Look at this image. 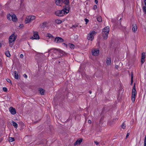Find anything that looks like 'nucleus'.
I'll use <instances>...</instances> for the list:
<instances>
[{
    "label": "nucleus",
    "instance_id": "nucleus-1",
    "mask_svg": "<svg viewBox=\"0 0 146 146\" xmlns=\"http://www.w3.org/2000/svg\"><path fill=\"white\" fill-rule=\"evenodd\" d=\"M110 31V27L107 26L104 28L102 30V35L103 38L106 40L108 38V34Z\"/></svg>",
    "mask_w": 146,
    "mask_h": 146
},
{
    "label": "nucleus",
    "instance_id": "nucleus-2",
    "mask_svg": "<svg viewBox=\"0 0 146 146\" xmlns=\"http://www.w3.org/2000/svg\"><path fill=\"white\" fill-rule=\"evenodd\" d=\"M16 36L15 35L14 33L9 36V46L11 47H12L13 45L16 38Z\"/></svg>",
    "mask_w": 146,
    "mask_h": 146
},
{
    "label": "nucleus",
    "instance_id": "nucleus-3",
    "mask_svg": "<svg viewBox=\"0 0 146 146\" xmlns=\"http://www.w3.org/2000/svg\"><path fill=\"white\" fill-rule=\"evenodd\" d=\"M135 83H134L132 91L131 100L133 103L135 101L136 96L137 93L135 89Z\"/></svg>",
    "mask_w": 146,
    "mask_h": 146
},
{
    "label": "nucleus",
    "instance_id": "nucleus-4",
    "mask_svg": "<svg viewBox=\"0 0 146 146\" xmlns=\"http://www.w3.org/2000/svg\"><path fill=\"white\" fill-rule=\"evenodd\" d=\"M97 34V32L94 31H90L88 35L87 38L91 41L93 40L94 38V36Z\"/></svg>",
    "mask_w": 146,
    "mask_h": 146
},
{
    "label": "nucleus",
    "instance_id": "nucleus-5",
    "mask_svg": "<svg viewBox=\"0 0 146 146\" xmlns=\"http://www.w3.org/2000/svg\"><path fill=\"white\" fill-rule=\"evenodd\" d=\"M63 9L62 10H63L64 12V15H66L70 11V5H66L63 6Z\"/></svg>",
    "mask_w": 146,
    "mask_h": 146
},
{
    "label": "nucleus",
    "instance_id": "nucleus-6",
    "mask_svg": "<svg viewBox=\"0 0 146 146\" xmlns=\"http://www.w3.org/2000/svg\"><path fill=\"white\" fill-rule=\"evenodd\" d=\"M39 38V36L38 34V32L36 31H34L33 36H32L31 38V39L32 40H38Z\"/></svg>",
    "mask_w": 146,
    "mask_h": 146
},
{
    "label": "nucleus",
    "instance_id": "nucleus-7",
    "mask_svg": "<svg viewBox=\"0 0 146 146\" xmlns=\"http://www.w3.org/2000/svg\"><path fill=\"white\" fill-rule=\"evenodd\" d=\"M56 15L59 17L62 16L64 15V12L63 10L61 11L59 10L56 11L55 13Z\"/></svg>",
    "mask_w": 146,
    "mask_h": 146
},
{
    "label": "nucleus",
    "instance_id": "nucleus-8",
    "mask_svg": "<svg viewBox=\"0 0 146 146\" xmlns=\"http://www.w3.org/2000/svg\"><path fill=\"white\" fill-rule=\"evenodd\" d=\"M92 55L95 56H98L99 54V50L97 48H94L92 51Z\"/></svg>",
    "mask_w": 146,
    "mask_h": 146
},
{
    "label": "nucleus",
    "instance_id": "nucleus-9",
    "mask_svg": "<svg viewBox=\"0 0 146 146\" xmlns=\"http://www.w3.org/2000/svg\"><path fill=\"white\" fill-rule=\"evenodd\" d=\"M64 40L61 38L59 37H56L55 38L54 41L56 43H59L64 42Z\"/></svg>",
    "mask_w": 146,
    "mask_h": 146
},
{
    "label": "nucleus",
    "instance_id": "nucleus-10",
    "mask_svg": "<svg viewBox=\"0 0 146 146\" xmlns=\"http://www.w3.org/2000/svg\"><path fill=\"white\" fill-rule=\"evenodd\" d=\"M17 18L16 15L13 13H11L7 15V18Z\"/></svg>",
    "mask_w": 146,
    "mask_h": 146
},
{
    "label": "nucleus",
    "instance_id": "nucleus-11",
    "mask_svg": "<svg viewBox=\"0 0 146 146\" xmlns=\"http://www.w3.org/2000/svg\"><path fill=\"white\" fill-rule=\"evenodd\" d=\"M9 110L11 113L13 115H15L16 113V110L15 108L12 107H11L9 109Z\"/></svg>",
    "mask_w": 146,
    "mask_h": 146
},
{
    "label": "nucleus",
    "instance_id": "nucleus-12",
    "mask_svg": "<svg viewBox=\"0 0 146 146\" xmlns=\"http://www.w3.org/2000/svg\"><path fill=\"white\" fill-rule=\"evenodd\" d=\"M82 139L80 138L77 140L74 144V146L80 145L82 142Z\"/></svg>",
    "mask_w": 146,
    "mask_h": 146
},
{
    "label": "nucleus",
    "instance_id": "nucleus-13",
    "mask_svg": "<svg viewBox=\"0 0 146 146\" xmlns=\"http://www.w3.org/2000/svg\"><path fill=\"white\" fill-rule=\"evenodd\" d=\"M61 1L62 3H63L66 5H69L70 3L69 0H61Z\"/></svg>",
    "mask_w": 146,
    "mask_h": 146
},
{
    "label": "nucleus",
    "instance_id": "nucleus-14",
    "mask_svg": "<svg viewBox=\"0 0 146 146\" xmlns=\"http://www.w3.org/2000/svg\"><path fill=\"white\" fill-rule=\"evenodd\" d=\"M137 29V27L136 24H134L133 25L132 30L134 32L136 31Z\"/></svg>",
    "mask_w": 146,
    "mask_h": 146
},
{
    "label": "nucleus",
    "instance_id": "nucleus-15",
    "mask_svg": "<svg viewBox=\"0 0 146 146\" xmlns=\"http://www.w3.org/2000/svg\"><path fill=\"white\" fill-rule=\"evenodd\" d=\"M55 50H57V51H58L60 52H61V51H62L60 49H56V48H52L50 50H48V52H49L51 50H53V51H54Z\"/></svg>",
    "mask_w": 146,
    "mask_h": 146
},
{
    "label": "nucleus",
    "instance_id": "nucleus-16",
    "mask_svg": "<svg viewBox=\"0 0 146 146\" xmlns=\"http://www.w3.org/2000/svg\"><path fill=\"white\" fill-rule=\"evenodd\" d=\"M55 3L57 5L61 6L60 3H62L61 0H55Z\"/></svg>",
    "mask_w": 146,
    "mask_h": 146
},
{
    "label": "nucleus",
    "instance_id": "nucleus-17",
    "mask_svg": "<svg viewBox=\"0 0 146 146\" xmlns=\"http://www.w3.org/2000/svg\"><path fill=\"white\" fill-rule=\"evenodd\" d=\"M63 21H62L59 19H56L55 20V22L58 24H60Z\"/></svg>",
    "mask_w": 146,
    "mask_h": 146
},
{
    "label": "nucleus",
    "instance_id": "nucleus-18",
    "mask_svg": "<svg viewBox=\"0 0 146 146\" xmlns=\"http://www.w3.org/2000/svg\"><path fill=\"white\" fill-rule=\"evenodd\" d=\"M14 74L15 75V78L17 79H18L19 77L18 73L16 71H15L14 72Z\"/></svg>",
    "mask_w": 146,
    "mask_h": 146
},
{
    "label": "nucleus",
    "instance_id": "nucleus-19",
    "mask_svg": "<svg viewBox=\"0 0 146 146\" xmlns=\"http://www.w3.org/2000/svg\"><path fill=\"white\" fill-rule=\"evenodd\" d=\"M111 58H108L107 59L106 63L108 65H110L111 64Z\"/></svg>",
    "mask_w": 146,
    "mask_h": 146
},
{
    "label": "nucleus",
    "instance_id": "nucleus-20",
    "mask_svg": "<svg viewBox=\"0 0 146 146\" xmlns=\"http://www.w3.org/2000/svg\"><path fill=\"white\" fill-rule=\"evenodd\" d=\"M12 125L15 127L16 128H17L18 127V125L17 123L16 122L13 121H12Z\"/></svg>",
    "mask_w": 146,
    "mask_h": 146
},
{
    "label": "nucleus",
    "instance_id": "nucleus-21",
    "mask_svg": "<svg viewBox=\"0 0 146 146\" xmlns=\"http://www.w3.org/2000/svg\"><path fill=\"white\" fill-rule=\"evenodd\" d=\"M68 46L71 49H73L75 48L74 45L72 44L69 43L68 44Z\"/></svg>",
    "mask_w": 146,
    "mask_h": 146
},
{
    "label": "nucleus",
    "instance_id": "nucleus-22",
    "mask_svg": "<svg viewBox=\"0 0 146 146\" xmlns=\"http://www.w3.org/2000/svg\"><path fill=\"white\" fill-rule=\"evenodd\" d=\"M39 91L41 95H43L44 94V90L42 88H39Z\"/></svg>",
    "mask_w": 146,
    "mask_h": 146
},
{
    "label": "nucleus",
    "instance_id": "nucleus-23",
    "mask_svg": "<svg viewBox=\"0 0 146 146\" xmlns=\"http://www.w3.org/2000/svg\"><path fill=\"white\" fill-rule=\"evenodd\" d=\"M131 84L132 85L133 82V72L131 73Z\"/></svg>",
    "mask_w": 146,
    "mask_h": 146
},
{
    "label": "nucleus",
    "instance_id": "nucleus-24",
    "mask_svg": "<svg viewBox=\"0 0 146 146\" xmlns=\"http://www.w3.org/2000/svg\"><path fill=\"white\" fill-rule=\"evenodd\" d=\"M5 55L8 57H10L11 56L9 52L8 51H7L5 52Z\"/></svg>",
    "mask_w": 146,
    "mask_h": 146
},
{
    "label": "nucleus",
    "instance_id": "nucleus-25",
    "mask_svg": "<svg viewBox=\"0 0 146 146\" xmlns=\"http://www.w3.org/2000/svg\"><path fill=\"white\" fill-rule=\"evenodd\" d=\"M36 18V17L34 15H29V16H27L25 18Z\"/></svg>",
    "mask_w": 146,
    "mask_h": 146
},
{
    "label": "nucleus",
    "instance_id": "nucleus-26",
    "mask_svg": "<svg viewBox=\"0 0 146 146\" xmlns=\"http://www.w3.org/2000/svg\"><path fill=\"white\" fill-rule=\"evenodd\" d=\"M32 20V19H26L25 21V23L26 24L29 23L31 22Z\"/></svg>",
    "mask_w": 146,
    "mask_h": 146
},
{
    "label": "nucleus",
    "instance_id": "nucleus-27",
    "mask_svg": "<svg viewBox=\"0 0 146 146\" xmlns=\"http://www.w3.org/2000/svg\"><path fill=\"white\" fill-rule=\"evenodd\" d=\"M145 53L144 52L142 53L141 54V59H144L145 58Z\"/></svg>",
    "mask_w": 146,
    "mask_h": 146
},
{
    "label": "nucleus",
    "instance_id": "nucleus-28",
    "mask_svg": "<svg viewBox=\"0 0 146 146\" xmlns=\"http://www.w3.org/2000/svg\"><path fill=\"white\" fill-rule=\"evenodd\" d=\"M143 10L144 13H146V6H143Z\"/></svg>",
    "mask_w": 146,
    "mask_h": 146
},
{
    "label": "nucleus",
    "instance_id": "nucleus-29",
    "mask_svg": "<svg viewBox=\"0 0 146 146\" xmlns=\"http://www.w3.org/2000/svg\"><path fill=\"white\" fill-rule=\"evenodd\" d=\"M46 36L49 37V38H53V36L51 34L49 33H48L47 34Z\"/></svg>",
    "mask_w": 146,
    "mask_h": 146
},
{
    "label": "nucleus",
    "instance_id": "nucleus-30",
    "mask_svg": "<svg viewBox=\"0 0 146 146\" xmlns=\"http://www.w3.org/2000/svg\"><path fill=\"white\" fill-rule=\"evenodd\" d=\"M9 139V142H13L14 141V138L12 137H10Z\"/></svg>",
    "mask_w": 146,
    "mask_h": 146
},
{
    "label": "nucleus",
    "instance_id": "nucleus-31",
    "mask_svg": "<svg viewBox=\"0 0 146 146\" xmlns=\"http://www.w3.org/2000/svg\"><path fill=\"white\" fill-rule=\"evenodd\" d=\"M121 127L123 129H125V128L126 126L124 124V123H123L121 125Z\"/></svg>",
    "mask_w": 146,
    "mask_h": 146
},
{
    "label": "nucleus",
    "instance_id": "nucleus-32",
    "mask_svg": "<svg viewBox=\"0 0 146 146\" xmlns=\"http://www.w3.org/2000/svg\"><path fill=\"white\" fill-rule=\"evenodd\" d=\"M18 19H9V20L11 21V20L14 22H16L17 21Z\"/></svg>",
    "mask_w": 146,
    "mask_h": 146
},
{
    "label": "nucleus",
    "instance_id": "nucleus-33",
    "mask_svg": "<svg viewBox=\"0 0 146 146\" xmlns=\"http://www.w3.org/2000/svg\"><path fill=\"white\" fill-rule=\"evenodd\" d=\"M144 146H146V134L144 140Z\"/></svg>",
    "mask_w": 146,
    "mask_h": 146
},
{
    "label": "nucleus",
    "instance_id": "nucleus-34",
    "mask_svg": "<svg viewBox=\"0 0 146 146\" xmlns=\"http://www.w3.org/2000/svg\"><path fill=\"white\" fill-rule=\"evenodd\" d=\"M3 91L4 92H7V88L5 87H3Z\"/></svg>",
    "mask_w": 146,
    "mask_h": 146
},
{
    "label": "nucleus",
    "instance_id": "nucleus-35",
    "mask_svg": "<svg viewBox=\"0 0 146 146\" xmlns=\"http://www.w3.org/2000/svg\"><path fill=\"white\" fill-rule=\"evenodd\" d=\"M97 8V6L96 5H94L93 7V9L94 10H95Z\"/></svg>",
    "mask_w": 146,
    "mask_h": 146
},
{
    "label": "nucleus",
    "instance_id": "nucleus-36",
    "mask_svg": "<svg viewBox=\"0 0 146 146\" xmlns=\"http://www.w3.org/2000/svg\"><path fill=\"white\" fill-rule=\"evenodd\" d=\"M145 62V59H141V62L142 64H143Z\"/></svg>",
    "mask_w": 146,
    "mask_h": 146
},
{
    "label": "nucleus",
    "instance_id": "nucleus-37",
    "mask_svg": "<svg viewBox=\"0 0 146 146\" xmlns=\"http://www.w3.org/2000/svg\"><path fill=\"white\" fill-rule=\"evenodd\" d=\"M85 21L86 22V24H87V23L89 22V20L88 19H85Z\"/></svg>",
    "mask_w": 146,
    "mask_h": 146
},
{
    "label": "nucleus",
    "instance_id": "nucleus-38",
    "mask_svg": "<svg viewBox=\"0 0 146 146\" xmlns=\"http://www.w3.org/2000/svg\"><path fill=\"white\" fill-rule=\"evenodd\" d=\"M47 23L46 22H44L43 23V26L44 27H46V24Z\"/></svg>",
    "mask_w": 146,
    "mask_h": 146
},
{
    "label": "nucleus",
    "instance_id": "nucleus-39",
    "mask_svg": "<svg viewBox=\"0 0 146 146\" xmlns=\"http://www.w3.org/2000/svg\"><path fill=\"white\" fill-rule=\"evenodd\" d=\"M6 80L8 82H9L10 83H11V81L9 79H8V78L7 79H6Z\"/></svg>",
    "mask_w": 146,
    "mask_h": 146
},
{
    "label": "nucleus",
    "instance_id": "nucleus-40",
    "mask_svg": "<svg viewBox=\"0 0 146 146\" xmlns=\"http://www.w3.org/2000/svg\"><path fill=\"white\" fill-rule=\"evenodd\" d=\"M97 20L99 22H101L102 21V19H97Z\"/></svg>",
    "mask_w": 146,
    "mask_h": 146
},
{
    "label": "nucleus",
    "instance_id": "nucleus-41",
    "mask_svg": "<svg viewBox=\"0 0 146 146\" xmlns=\"http://www.w3.org/2000/svg\"><path fill=\"white\" fill-rule=\"evenodd\" d=\"M23 76L25 77V78H27V75L26 74H23Z\"/></svg>",
    "mask_w": 146,
    "mask_h": 146
},
{
    "label": "nucleus",
    "instance_id": "nucleus-42",
    "mask_svg": "<svg viewBox=\"0 0 146 146\" xmlns=\"http://www.w3.org/2000/svg\"><path fill=\"white\" fill-rule=\"evenodd\" d=\"M94 143L96 145H98L99 144V143L97 141H95Z\"/></svg>",
    "mask_w": 146,
    "mask_h": 146
},
{
    "label": "nucleus",
    "instance_id": "nucleus-43",
    "mask_svg": "<svg viewBox=\"0 0 146 146\" xmlns=\"http://www.w3.org/2000/svg\"><path fill=\"white\" fill-rule=\"evenodd\" d=\"M23 54H21L20 55V57L22 58H23Z\"/></svg>",
    "mask_w": 146,
    "mask_h": 146
},
{
    "label": "nucleus",
    "instance_id": "nucleus-44",
    "mask_svg": "<svg viewBox=\"0 0 146 146\" xmlns=\"http://www.w3.org/2000/svg\"><path fill=\"white\" fill-rule=\"evenodd\" d=\"M95 2L96 4H97L98 3V0H95Z\"/></svg>",
    "mask_w": 146,
    "mask_h": 146
},
{
    "label": "nucleus",
    "instance_id": "nucleus-45",
    "mask_svg": "<svg viewBox=\"0 0 146 146\" xmlns=\"http://www.w3.org/2000/svg\"><path fill=\"white\" fill-rule=\"evenodd\" d=\"M88 123H91L92 122V121L91 120H89L88 121Z\"/></svg>",
    "mask_w": 146,
    "mask_h": 146
},
{
    "label": "nucleus",
    "instance_id": "nucleus-46",
    "mask_svg": "<svg viewBox=\"0 0 146 146\" xmlns=\"http://www.w3.org/2000/svg\"><path fill=\"white\" fill-rule=\"evenodd\" d=\"M77 26H77V25H72V27H74V28H75V27H77Z\"/></svg>",
    "mask_w": 146,
    "mask_h": 146
},
{
    "label": "nucleus",
    "instance_id": "nucleus-47",
    "mask_svg": "<svg viewBox=\"0 0 146 146\" xmlns=\"http://www.w3.org/2000/svg\"><path fill=\"white\" fill-rule=\"evenodd\" d=\"M23 26H23V25H20V26H19L21 28L23 27Z\"/></svg>",
    "mask_w": 146,
    "mask_h": 146
},
{
    "label": "nucleus",
    "instance_id": "nucleus-48",
    "mask_svg": "<svg viewBox=\"0 0 146 146\" xmlns=\"http://www.w3.org/2000/svg\"><path fill=\"white\" fill-rule=\"evenodd\" d=\"M129 133H127V135H126V137L127 138L129 136Z\"/></svg>",
    "mask_w": 146,
    "mask_h": 146
},
{
    "label": "nucleus",
    "instance_id": "nucleus-49",
    "mask_svg": "<svg viewBox=\"0 0 146 146\" xmlns=\"http://www.w3.org/2000/svg\"><path fill=\"white\" fill-rule=\"evenodd\" d=\"M144 2L145 3V6H146V0H144Z\"/></svg>",
    "mask_w": 146,
    "mask_h": 146
},
{
    "label": "nucleus",
    "instance_id": "nucleus-50",
    "mask_svg": "<svg viewBox=\"0 0 146 146\" xmlns=\"http://www.w3.org/2000/svg\"><path fill=\"white\" fill-rule=\"evenodd\" d=\"M115 68H116L118 69V66L117 65L115 66Z\"/></svg>",
    "mask_w": 146,
    "mask_h": 146
},
{
    "label": "nucleus",
    "instance_id": "nucleus-51",
    "mask_svg": "<svg viewBox=\"0 0 146 146\" xmlns=\"http://www.w3.org/2000/svg\"><path fill=\"white\" fill-rule=\"evenodd\" d=\"M24 0H21V3L22 4V3L23 2Z\"/></svg>",
    "mask_w": 146,
    "mask_h": 146
},
{
    "label": "nucleus",
    "instance_id": "nucleus-52",
    "mask_svg": "<svg viewBox=\"0 0 146 146\" xmlns=\"http://www.w3.org/2000/svg\"><path fill=\"white\" fill-rule=\"evenodd\" d=\"M101 18V16H100V17H97V18H96L98 19V18Z\"/></svg>",
    "mask_w": 146,
    "mask_h": 146
},
{
    "label": "nucleus",
    "instance_id": "nucleus-53",
    "mask_svg": "<svg viewBox=\"0 0 146 146\" xmlns=\"http://www.w3.org/2000/svg\"><path fill=\"white\" fill-rule=\"evenodd\" d=\"M89 93L90 94H91L92 93V91H89Z\"/></svg>",
    "mask_w": 146,
    "mask_h": 146
},
{
    "label": "nucleus",
    "instance_id": "nucleus-54",
    "mask_svg": "<svg viewBox=\"0 0 146 146\" xmlns=\"http://www.w3.org/2000/svg\"><path fill=\"white\" fill-rule=\"evenodd\" d=\"M145 30H146V29H145Z\"/></svg>",
    "mask_w": 146,
    "mask_h": 146
}]
</instances>
